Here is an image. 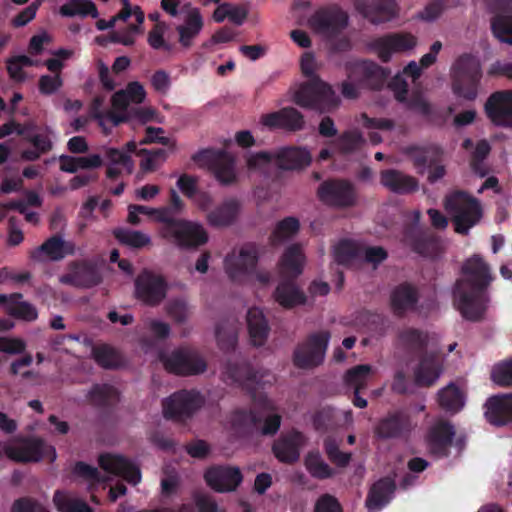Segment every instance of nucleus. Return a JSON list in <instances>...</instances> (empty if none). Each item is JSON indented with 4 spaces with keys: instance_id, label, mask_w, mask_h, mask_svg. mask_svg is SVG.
<instances>
[{
    "instance_id": "423d86ee",
    "label": "nucleus",
    "mask_w": 512,
    "mask_h": 512,
    "mask_svg": "<svg viewBox=\"0 0 512 512\" xmlns=\"http://www.w3.org/2000/svg\"><path fill=\"white\" fill-rule=\"evenodd\" d=\"M310 152L300 147H282L276 152L260 151L251 154L247 159L249 169H261L274 162L281 170H300L310 165Z\"/></svg>"
},
{
    "instance_id": "72a5a7b5",
    "label": "nucleus",
    "mask_w": 512,
    "mask_h": 512,
    "mask_svg": "<svg viewBox=\"0 0 512 512\" xmlns=\"http://www.w3.org/2000/svg\"><path fill=\"white\" fill-rule=\"evenodd\" d=\"M356 73L363 86L372 90H380L387 83L391 71L374 61L365 60L357 64Z\"/></svg>"
},
{
    "instance_id": "4d7b16f0",
    "label": "nucleus",
    "mask_w": 512,
    "mask_h": 512,
    "mask_svg": "<svg viewBox=\"0 0 512 512\" xmlns=\"http://www.w3.org/2000/svg\"><path fill=\"white\" fill-rule=\"evenodd\" d=\"M8 314L16 319L31 322L37 319L38 312L34 305L22 298L13 299Z\"/></svg>"
},
{
    "instance_id": "bb28decb",
    "label": "nucleus",
    "mask_w": 512,
    "mask_h": 512,
    "mask_svg": "<svg viewBox=\"0 0 512 512\" xmlns=\"http://www.w3.org/2000/svg\"><path fill=\"white\" fill-rule=\"evenodd\" d=\"M98 463L107 473L122 477L133 485H136L141 480L140 469L123 456L110 453L101 454Z\"/></svg>"
},
{
    "instance_id": "a211bd4d",
    "label": "nucleus",
    "mask_w": 512,
    "mask_h": 512,
    "mask_svg": "<svg viewBox=\"0 0 512 512\" xmlns=\"http://www.w3.org/2000/svg\"><path fill=\"white\" fill-rule=\"evenodd\" d=\"M409 414L402 410L389 412L374 427V435L380 440L406 438L412 431Z\"/></svg>"
},
{
    "instance_id": "473e14b6",
    "label": "nucleus",
    "mask_w": 512,
    "mask_h": 512,
    "mask_svg": "<svg viewBox=\"0 0 512 512\" xmlns=\"http://www.w3.org/2000/svg\"><path fill=\"white\" fill-rule=\"evenodd\" d=\"M403 153L413 163L418 174L423 175L428 167L441 162L442 150L435 145H409L403 150Z\"/></svg>"
},
{
    "instance_id": "0e129e2a",
    "label": "nucleus",
    "mask_w": 512,
    "mask_h": 512,
    "mask_svg": "<svg viewBox=\"0 0 512 512\" xmlns=\"http://www.w3.org/2000/svg\"><path fill=\"white\" fill-rule=\"evenodd\" d=\"M163 26L164 24H156L154 26L148 34V43L153 49L171 51L173 46L164 40Z\"/></svg>"
},
{
    "instance_id": "dca6fc26",
    "label": "nucleus",
    "mask_w": 512,
    "mask_h": 512,
    "mask_svg": "<svg viewBox=\"0 0 512 512\" xmlns=\"http://www.w3.org/2000/svg\"><path fill=\"white\" fill-rule=\"evenodd\" d=\"M199 392L180 390L163 401V414L166 419L185 421L202 406Z\"/></svg>"
},
{
    "instance_id": "338daca9",
    "label": "nucleus",
    "mask_w": 512,
    "mask_h": 512,
    "mask_svg": "<svg viewBox=\"0 0 512 512\" xmlns=\"http://www.w3.org/2000/svg\"><path fill=\"white\" fill-rule=\"evenodd\" d=\"M11 512H49L43 505L31 498H20L12 506Z\"/></svg>"
},
{
    "instance_id": "6e6552de",
    "label": "nucleus",
    "mask_w": 512,
    "mask_h": 512,
    "mask_svg": "<svg viewBox=\"0 0 512 512\" xmlns=\"http://www.w3.org/2000/svg\"><path fill=\"white\" fill-rule=\"evenodd\" d=\"M410 219L403 226V241L411 250L423 257H435L440 250L439 238L420 225L421 212L409 213Z\"/></svg>"
},
{
    "instance_id": "9d476101",
    "label": "nucleus",
    "mask_w": 512,
    "mask_h": 512,
    "mask_svg": "<svg viewBox=\"0 0 512 512\" xmlns=\"http://www.w3.org/2000/svg\"><path fill=\"white\" fill-rule=\"evenodd\" d=\"M329 340L330 333L328 331L310 334L294 349L292 357L294 366L299 369H312L321 365L325 358Z\"/></svg>"
},
{
    "instance_id": "4468645a",
    "label": "nucleus",
    "mask_w": 512,
    "mask_h": 512,
    "mask_svg": "<svg viewBox=\"0 0 512 512\" xmlns=\"http://www.w3.org/2000/svg\"><path fill=\"white\" fill-rule=\"evenodd\" d=\"M223 381L244 390L252 398L256 397L259 385L258 372L246 360L228 359L222 371Z\"/></svg>"
},
{
    "instance_id": "69168bd1",
    "label": "nucleus",
    "mask_w": 512,
    "mask_h": 512,
    "mask_svg": "<svg viewBox=\"0 0 512 512\" xmlns=\"http://www.w3.org/2000/svg\"><path fill=\"white\" fill-rule=\"evenodd\" d=\"M39 91L44 95H51L55 93L62 86V79L60 74L43 75L39 79Z\"/></svg>"
},
{
    "instance_id": "4c0bfd02",
    "label": "nucleus",
    "mask_w": 512,
    "mask_h": 512,
    "mask_svg": "<svg viewBox=\"0 0 512 512\" xmlns=\"http://www.w3.org/2000/svg\"><path fill=\"white\" fill-rule=\"evenodd\" d=\"M247 327L251 343L256 347L263 346L268 338L270 327L263 311L252 307L247 312Z\"/></svg>"
},
{
    "instance_id": "09e8293b",
    "label": "nucleus",
    "mask_w": 512,
    "mask_h": 512,
    "mask_svg": "<svg viewBox=\"0 0 512 512\" xmlns=\"http://www.w3.org/2000/svg\"><path fill=\"white\" fill-rule=\"evenodd\" d=\"M112 234L120 244L135 249H141L151 243V238L147 234L137 230L115 228Z\"/></svg>"
},
{
    "instance_id": "f8f14e48",
    "label": "nucleus",
    "mask_w": 512,
    "mask_h": 512,
    "mask_svg": "<svg viewBox=\"0 0 512 512\" xmlns=\"http://www.w3.org/2000/svg\"><path fill=\"white\" fill-rule=\"evenodd\" d=\"M317 197L327 206L350 208L357 203L355 186L346 179H327L317 189Z\"/></svg>"
},
{
    "instance_id": "f257e3e1",
    "label": "nucleus",
    "mask_w": 512,
    "mask_h": 512,
    "mask_svg": "<svg viewBox=\"0 0 512 512\" xmlns=\"http://www.w3.org/2000/svg\"><path fill=\"white\" fill-rule=\"evenodd\" d=\"M462 277L455 283L454 303L466 320L480 321L486 312L488 287L494 277L489 264L478 254L468 258L462 265Z\"/></svg>"
},
{
    "instance_id": "13d9d810",
    "label": "nucleus",
    "mask_w": 512,
    "mask_h": 512,
    "mask_svg": "<svg viewBox=\"0 0 512 512\" xmlns=\"http://www.w3.org/2000/svg\"><path fill=\"white\" fill-rule=\"evenodd\" d=\"M364 139L358 131H345L335 141L338 150L343 154H349L356 151Z\"/></svg>"
},
{
    "instance_id": "37998d69",
    "label": "nucleus",
    "mask_w": 512,
    "mask_h": 512,
    "mask_svg": "<svg viewBox=\"0 0 512 512\" xmlns=\"http://www.w3.org/2000/svg\"><path fill=\"white\" fill-rule=\"evenodd\" d=\"M335 261L344 266L362 259V245L351 239L340 240L333 249Z\"/></svg>"
},
{
    "instance_id": "79ce46f5",
    "label": "nucleus",
    "mask_w": 512,
    "mask_h": 512,
    "mask_svg": "<svg viewBox=\"0 0 512 512\" xmlns=\"http://www.w3.org/2000/svg\"><path fill=\"white\" fill-rule=\"evenodd\" d=\"M402 103L405 104L408 110L425 117L429 123L442 125V116L433 109L432 105L424 98L421 92H413L407 97V100Z\"/></svg>"
},
{
    "instance_id": "6ab92c4d",
    "label": "nucleus",
    "mask_w": 512,
    "mask_h": 512,
    "mask_svg": "<svg viewBox=\"0 0 512 512\" xmlns=\"http://www.w3.org/2000/svg\"><path fill=\"white\" fill-rule=\"evenodd\" d=\"M420 291L409 282H403L390 293V308L394 316L404 318L409 313H420Z\"/></svg>"
},
{
    "instance_id": "5701e85b",
    "label": "nucleus",
    "mask_w": 512,
    "mask_h": 512,
    "mask_svg": "<svg viewBox=\"0 0 512 512\" xmlns=\"http://www.w3.org/2000/svg\"><path fill=\"white\" fill-rule=\"evenodd\" d=\"M209 487L219 493L235 491L243 481V475L238 467L229 465L212 466L204 474Z\"/></svg>"
},
{
    "instance_id": "4be33fe9",
    "label": "nucleus",
    "mask_w": 512,
    "mask_h": 512,
    "mask_svg": "<svg viewBox=\"0 0 512 512\" xmlns=\"http://www.w3.org/2000/svg\"><path fill=\"white\" fill-rule=\"evenodd\" d=\"M102 277L96 267L90 261H73L68 266V272L61 276L60 282L77 288H91L98 285Z\"/></svg>"
},
{
    "instance_id": "f704fd0d",
    "label": "nucleus",
    "mask_w": 512,
    "mask_h": 512,
    "mask_svg": "<svg viewBox=\"0 0 512 512\" xmlns=\"http://www.w3.org/2000/svg\"><path fill=\"white\" fill-rule=\"evenodd\" d=\"M241 209V203L236 198H228L216 206L207 214L209 225L215 228L228 227L232 225Z\"/></svg>"
},
{
    "instance_id": "052dcab7",
    "label": "nucleus",
    "mask_w": 512,
    "mask_h": 512,
    "mask_svg": "<svg viewBox=\"0 0 512 512\" xmlns=\"http://www.w3.org/2000/svg\"><path fill=\"white\" fill-rule=\"evenodd\" d=\"M73 473L76 476L83 478L84 480L94 483H100L105 480L104 477L101 476L99 470L96 467L89 465L83 461H78L75 463Z\"/></svg>"
},
{
    "instance_id": "412c9836",
    "label": "nucleus",
    "mask_w": 512,
    "mask_h": 512,
    "mask_svg": "<svg viewBox=\"0 0 512 512\" xmlns=\"http://www.w3.org/2000/svg\"><path fill=\"white\" fill-rule=\"evenodd\" d=\"M258 263V252L254 245L249 244L241 248L238 255L226 256L224 261L225 271L234 282H241L251 274Z\"/></svg>"
},
{
    "instance_id": "603ef678",
    "label": "nucleus",
    "mask_w": 512,
    "mask_h": 512,
    "mask_svg": "<svg viewBox=\"0 0 512 512\" xmlns=\"http://www.w3.org/2000/svg\"><path fill=\"white\" fill-rule=\"evenodd\" d=\"M53 501L60 512H94L83 500L70 498L59 490L55 492Z\"/></svg>"
},
{
    "instance_id": "a878e982",
    "label": "nucleus",
    "mask_w": 512,
    "mask_h": 512,
    "mask_svg": "<svg viewBox=\"0 0 512 512\" xmlns=\"http://www.w3.org/2000/svg\"><path fill=\"white\" fill-rule=\"evenodd\" d=\"M455 436L454 426L444 420L436 422L428 431L429 452L437 458L447 457Z\"/></svg>"
},
{
    "instance_id": "c756f323",
    "label": "nucleus",
    "mask_w": 512,
    "mask_h": 512,
    "mask_svg": "<svg viewBox=\"0 0 512 512\" xmlns=\"http://www.w3.org/2000/svg\"><path fill=\"white\" fill-rule=\"evenodd\" d=\"M304 442L303 433L292 430L274 442L272 451L280 462L293 464L299 460L300 448L304 445Z\"/></svg>"
},
{
    "instance_id": "7c9ffc66",
    "label": "nucleus",
    "mask_w": 512,
    "mask_h": 512,
    "mask_svg": "<svg viewBox=\"0 0 512 512\" xmlns=\"http://www.w3.org/2000/svg\"><path fill=\"white\" fill-rule=\"evenodd\" d=\"M358 11L372 24L378 25L391 21L398 6L394 0H369L357 6Z\"/></svg>"
},
{
    "instance_id": "e2e57ef3",
    "label": "nucleus",
    "mask_w": 512,
    "mask_h": 512,
    "mask_svg": "<svg viewBox=\"0 0 512 512\" xmlns=\"http://www.w3.org/2000/svg\"><path fill=\"white\" fill-rule=\"evenodd\" d=\"M492 379L500 386L512 385V360L495 366L492 371Z\"/></svg>"
},
{
    "instance_id": "393cba45",
    "label": "nucleus",
    "mask_w": 512,
    "mask_h": 512,
    "mask_svg": "<svg viewBox=\"0 0 512 512\" xmlns=\"http://www.w3.org/2000/svg\"><path fill=\"white\" fill-rule=\"evenodd\" d=\"M75 244L65 241L61 235H53L31 251L30 257L36 262L60 261L68 255H74Z\"/></svg>"
},
{
    "instance_id": "c03bdc74",
    "label": "nucleus",
    "mask_w": 512,
    "mask_h": 512,
    "mask_svg": "<svg viewBox=\"0 0 512 512\" xmlns=\"http://www.w3.org/2000/svg\"><path fill=\"white\" fill-rule=\"evenodd\" d=\"M215 334L217 344L223 352L230 353L235 350L238 343V326L234 320L218 323Z\"/></svg>"
},
{
    "instance_id": "680f3d73",
    "label": "nucleus",
    "mask_w": 512,
    "mask_h": 512,
    "mask_svg": "<svg viewBox=\"0 0 512 512\" xmlns=\"http://www.w3.org/2000/svg\"><path fill=\"white\" fill-rule=\"evenodd\" d=\"M388 258V252L381 246H363L362 259L374 267L384 262Z\"/></svg>"
},
{
    "instance_id": "cd10ccee",
    "label": "nucleus",
    "mask_w": 512,
    "mask_h": 512,
    "mask_svg": "<svg viewBox=\"0 0 512 512\" xmlns=\"http://www.w3.org/2000/svg\"><path fill=\"white\" fill-rule=\"evenodd\" d=\"M261 123L270 129L296 132L304 128L305 120L302 113L296 108L284 107L276 112L262 115Z\"/></svg>"
},
{
    "instance_id": "ddd939ff",
    "label": "nucleus",
    "mask_w": 512,
    "mask_h": 512,
    "mask_svg": "<svg viewBox=\"0 0 512 512\" xmlns=\"http://www.w3.org/2000/svg\"><path fill=\"white\" fill-rule=\"evenodd\" d=\"M196 163L205 164L213 171L215 178L223 185L235 182V159L223 149H202L192 156Z\"/></svg>"
},
{
    "instance_id": "2f4dec72",
    "label": "nucleus",
    "mask_w": 512,
    "mask_h": 512,
    "mask_svg": "<svg viewBox=\"0 0 512 512\" xmlns=\"http://www.w3.org/2000/svg\"><path fill=\"white\" fill-rule=\"evenodd\" d=\"M485 417L495 426L512 422V394L494 395L485 403Z\"/></svg>"
},
{
    "instance_id": "c9c22d12",
    "label": "nucleus",
    "mask_w": 512,
    "mask_h": 512,
    "mask_svg": "<svg viewBox=\"0 0 512 512\" xmlns=\"http://www.w3.org/2000/svg\"><path fill=\"white\" fill-rule=\"evenodd\" d=\"M204 26L203 17L198 8H191L184 22L176 26L178 41L183 48H190L193 40L200 34Z\"/></svg>"
},
{
    "instance_id": "1a4fd4ad",
    "label": "nucleus",
    "mask_w": 512,
    "mask_h": 512,
    "mask_svg": "<svg viewBox=\"0 0 512 512\" xmlns=\"http://www.w3.org/2000/svg\"><path fill=\"white\" fill-rule=\"evenodd\" d=\"M348 23L347 12L337 5L320 7L308 19V25L313 32L328 40L338 37Z\"/></svg>"
},
{
    "instance_id": "f3484780",
    "label": "nucleus",
    "mask_w": 512,
    "mask_h": 512,
    "mask_svg": "<svg viewBox=\"0 0 512 512\" xmlns=\"http://www.w3.org/2000/svg\"><path fill=\"white\" fill-rule=\"evenodd\" d=\"M167 282L153 272L144 269L135 279V296L149 306L159 305L167 294Z\"/></svg>"
},
{
    "instance_id": "3c124183",
    "label": "nucleus",
    "mask_w": 512,
    "mask_h": 512,
    "mask_svg": "<svg viewBox=\"0 0 512 512\" xmlns=\"http://www.w3.org/2000/svg\"><path fill=\"white\" fill-rule=\"evenodd\" d=\"M305 466L316 479H328L334 475V470L322 459L319 452H309L305 458Z\"/></svg>"
},
{
    "instance_id": "58836bf2",
    "label": "nucleus",
    "mask_w": 512,
    "mask_h": 512,
    "mask_svg": "<svg viewBox=\"0 0 512 512\" xmlns=\"http://www.w3.org/2000/svg\"><path fill=\"white\" fill-rule=\"evenodd\" d=\"M305 256L299 244H292L284 251L280 262V271L283 277L295 279L303 271Z\"/></svg>"
},
{
    "instance_id": "de8ad7c7",
    "label": "nucleus",
    "mask_w": 512,
    "mask_h": 512,
    "mask_svg": "<svg viewBox=\"0 0 512 512\" xmlns=\"http://www.w3.org/2000/svg\"><path fill=\"white\" fill-rule=\"evenodd\" d=\"M60 14L65 17L81 16L97 18L99 13L91 0H69L60 7Z\"/></svg>"
},
{
    "instance_id": "6e6d98bb",
    "label": "nucleus",
    "mask_w": 512,
    "mask_h": 512,
    "mask_svg": "<svg viewBox=\"0 0 512 512\" xmlns=\"http://www.w3.org/2000/svg\"><path fill=\"white\" fill-rule=\"evenodd\" d=\"M491 29L500 42L512 45V16L496 15L491 21Z\"/></svg>"
},
{
    "instance_id": "c85d7f7f",
    "label": "nucleus",
    "mask_w": 512,
    "mask_h": 512,
    "mask_svg": "<svg viewBox=\"0 0 512 512\" xmlns=\"http://www.w3.org/2000/svg\"><path fill=\"white\" fill-rule=\"evenodd\" d=\"M380 184L397 195H409L419 190L417 178L393 168L380 172Z\"/></svg>"
},
{
    "instance_id": "a19ab883",
    "label": "nucleus",
    "mask_w": 512,
    "mask_h": 512,
    "mask_svg": "<svg viewBox=\"0 0 512 512\" xmlns=\"http://www.w3.org/2000/svg\"><path fill=\"white\" fill-rule=\"evenodd\" d=\"M275 301L285 309H292L306 303L305 293L292 281L280 282L274 293Z\"/></svg>"
},
{
    "instance_id": "7ed1b4c3",
    "label": "nucleus",
    "mask_w": 512,
    "mask_h": 512,
    "mask_svg": "<svg viewBox=\"0 0 512 512\" xmlns=\"http://www.w3.org/2000/svg\"><path fill=\"white\" fill-rule=\"evenodd\" d=\"M132 209L139 215L155 216L162 223L161 236L180 248H197L208 241V235L202 226L169 216V209H155L138 204H132Z\"/></svg>"
},
{
    "instance_id": "bf43d9fd",
    "label": "nucleus",
    "mask_w": 512,
    "mask_h": 512,
    "mask_svg": "<svg viewBox=\"0 0 512 512\" xmlns=\"http://www.w3.org/2000/svg\"><path fill=\"white\" fill-rule=\"evenodd\" d=\"M260 422L261 418L253 411L237 410L232 415V425L236 428H250Z\"/></svg>"
},
{
    "instance_id": "39448f33",
    "label": "nucleus",
    "mask_w": 512,
    "mask_h": 512,
    "mask_svg": "<svg viewBox=\"0 0 512 512\" xmlns=\"http://www.w3.org/2000/svg\"><path fill=\"white\" fill-rule=\"evenodd\" d=\"M444 206L458 234L467 235L483 216L480 201L462 190H455L446 195Z\"/></svg>"
},
{
    "instance_id": "aec40b11",
    "label": "nucleus",
    "mask_w": 512,
    "mask_h": 512,
    "mask_svg": "<svg viewBox=\"0 0 512 512\" xmlns=\"http://www.w3.org/2000/svg\"><path fill=\"white\" fill-rule=\"evenodd\" d=\"M417 39L410 33H389L375 38L370 48L377 53L379 59L387 63L392 54L408 51L416 46Z\"/></svg>"
},
{
    "instance_id": "49530a36",
    "label": "nucleus",
    "mask_w": 512,
    "mask_h": 512,
    "mask_svg": "<svg viewBox=\"0 0 512 512\" xmlns=\"http://www.w3.org/2000/svg\"><path fill=\"white\" fill-rule=\"evenodd\" d=\"M372 373V366L369 364H360L347 370L344 375V382L347 388L353 391H364L368 386V381Z\"/></svg>"
},
{
    "instance_id": "5fc2aeb1",
    "label": "nucleus",
    "mask_w": 512,
    "mask_h": 512,
    "mask_svg": "<svg viewBox=\"0 0 512 512\" xmlns=\"http://www.w3.org/2000/svg\"><path fill=\"white\" fill-rule=\"evenodd\" d=\"M103 158L107 161V165L121 166L128 175L133 172L134 162L131 156L122 149L105 147L103 148Z\"/></svg>"
},
{
    "instance_id": "a18cd8bd",
    "label": "nucleus",
    "mask_w": 512,
    "mask_h": 512,
    "mask_svg": "<svg viewBox=\"0 0 512 512\" xmlns=\"http://www.w3.org/2000/svg\"><path fill=\"white\" fill-rule=\"evenodd\" d=\"M89 400L97 407L109 408L119 401V393L112 385L96 384L89 392Z\"/></svg>"
},
{
    "instance_id": "e433bc0d",
    "label": "nucleus",
    "mask_w": 512,
    "mask_h": 512,
    "mask_svg": "<svg viewBox=\"0 0 512 512\" xmlns=\"http://www.w3.org/2000/svg\"><path fill=\"white\" fill-rule=\"evenodd\" d=\"M396 490L395 481L389 477H383L376 481L370 488L366 506L369 510H380L387 505Z\"/></svg>"
},
{
    "instance_id": "20e7f679",
    "label": "nucleus",
    "mask_w": 512,
    "mask_h": 512,
    "mask_svg": "<svg viewBox=\"0 0 512 512\" xmlns=\"http://www.w3.org/2000/svg\"><path fill=\"white\" fill-rule=\"evenodd\" d=\"M302 73L309 77L295 94V103L304 108L317 110L320 113L331 112L339 105L340 99L332 87L323 82L314 71V57L306 54L301 59Z\"/></svg>"
},
{
    "instance_id": "2eb2a0df",
    "label": "nucleus",
    "mask_w": 512,
    "mask_h": 512,
    "mask_svg": "<svg viewBox=\"0 0 512 512\" xmlns=\"http://www.w3.org/2000/svg\"><path fill=\"white\" fill-rule=\"evenodd\" d=\"M4 453L9 459L22 463L38 462L45 456H51L53 461L56 457L54 447L37 437H24L15 445H6Z\"/></svg>"
},
{
    "instance_id": "864d4df0",
    "label": "nucleus",
    "mask_w": 512,
    "mask_h": 512,
    "mask_svg": "<svg viewBox=\"0 0 512 512\" xmlns=\"http://www.w3.org/2000/svg\"><path fill=\"white\" fill-rule=\"evenodd\" d=\"M92 354L96 363L105 369L117 368L120 365L118 352L109 345L95 346Z\"/></svg>"
},
{
    "instance_id": "0eeeda50",
    "label": "nucleus",
    "mask_w": 512,
    "mask_h": 512,
    "mask_svg": "<svg viewBox=\"0 0 512 512\" xmlns=\"http://www.w3.org/2000/svg\"><path fill=\"white\" fill-rule=\"evenodd\" d=\"M482 78L480 62L470 54L461 55L452 68L453 93L466 100H474Z\"/></svg>"
},
{
    "instance_id": "f03ea898",
    "label": "nucleus",
    "mask_w": 512,
    "mask_h": 512,
    "mask_svg": "<svg viewBox=\"0 0 512 512\" xmlns=\"http://www.w3.org/2000/svg\"><path fill=\"white\" fill-rule=\"evenodd\" d=\"M398 346L409 359L419 358L415 369V382L418 386L430 387L442 373V362L436 353L426 351L428 334L420 329L407 327L399 331Z\"/></svg>"
},
{
    "instance_id": "8fccbe9b",
    "label": "nucleus",
    "mask_w": 512,
    "mask_h": 512,
    "mask_svg": "<svg viewBox=\"0 0 512 512\" xmlns=\"http://www.w3.org/2000/svg\"><path fill=\"white\" fill-rule=\"evenodd\" d=\"M299 229L300 222L296 217H285L276 224L275 229L269 237L270 242L273 245H278L296 235Z\"/></svg>"
},
{
    "instance_id": "ea45409f",
    "label": "nucleus",
    "mask_w": 512,
    "mask_h": 512,
    "mask_svg": "<svg viewBox=\"0 0 512 512\" xmlns=\"http://www.w3.org/2000/svg\"><path fill=\"white\" fill-rule=\"evenodd\" d=\"M465 399V393L454 382H450L437 393L439 407L451 415L457 414L463 409Z\"/></svg>"
},
{
    "instance_id": "774afa93",
    "label": "nucleus",
    "mask_w": 512,
    "mask_h": 512,
    "mask_svg": "<svg viewBox=\"0 0 512 512\" xmlns=\"http://www.w3.org/2000/svg\"><path fill=\"white\" fill-rule=\"evenodd\" d=\"M315 512H343L338 500L329 494L321 496L315 505Z\"/></svg>"
},
{
    "instance_id": "9b49d317",
    "label": "nucleus",
    "mask_w": 512,
    "mask_h": 512,
    "mask_svg": "<svg viewBox=\"0 0 512 512\" xmlns=\"http://www.w3.org/2000/svg\"><path fill=\"white\" fill-rule=\"evenodd\" d=\"M159 358L165 369L175 375H197L207 368L204 358L196 350L188 347H180L168 355L162 353Z\"/></svg>"
},
{
    "instance_id": "b1692460",
    "label": "nucleus",
    "mask_w": 512,
    "mask_h": 512,
    "mask_svg": "<svg viewBox=\"0 0 512 512\" xmlns=\"http://www.w3.org/2000/svg\"><path fill=\"white\" fill-rule=\"evenodd\" d=\"M484 108L487 117L494 125L512 127V91L492 93Z\"/></svg>"
}]
</instances>
